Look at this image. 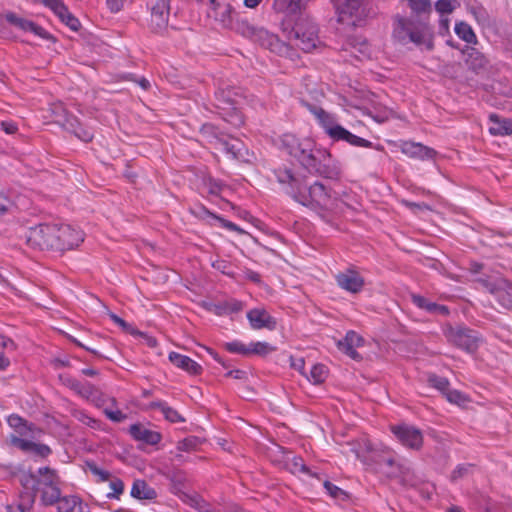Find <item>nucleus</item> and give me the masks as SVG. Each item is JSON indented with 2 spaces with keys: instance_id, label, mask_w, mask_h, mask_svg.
Here are the masks:
<instances>
[{
  "instance_id": "f257e3e1",
  "label": "nucleus",
  "mask_w": 512,
  "mask_h": 512,
  "mask_svg": "<svg viewBox=\"0 0 512 512\" xmlns=\"http://www.w3.org/2000/svg\"><path fill=\"white\" fill-rule=\"evenodd\" d=\"M280 148L294 157L302 166L320 176L336 179L341 173V166L321 147H316L311 138H298L293 134H284L280 139Z\"/></svg>"
},
{
  "instance_id": "f03ea898",
  "label": "nucleus",
  "mask_w": 512,
  "mask_h": 512,
  "mask_svg": "<svg viewBox=\"0 0 512 512\" xmlns=\"http://www.w3.org/2000/svg\"><path fill=\"white\" fill-rule=\"evenodd\" d=\"M84 240L81 230L69 224L46 223L30 228L27 243L41 250L64 252L78 247Z\"/></svg>"
},
{
  "instance_id": "7ed1b4c3",
  "label": "nucleus",
  "mask_w": 512,
  "mask_h": 512,
  "mask_svg": "<svg viewBox=\"0 0 512 512\" xmlns=\"http://www.w3.org/2000/svg\"><path fill=\"white\" fill-rule=\"evenodd\" d=\"M392 37L403 45L413 43L427 50L433 48V31L424 21L397 16L393 23Z\"/></svg>"
},
{
  "instance_id": "20e7f679",
  "label": "nucleus",
  "mask_w": 512,
  "mask_h": 512,
  "mask_svg": "<svg viewBox=\"0 0 512 512\" xmlns=\"http://www.w3.org/2000/svg\"><path fill=\"white\" fill-rule=\"evenodd\" d=\"M300 204L317 212H334L340 208L341 199L338 193L326 188L322 183L315 182L304 191L293 196Z\"/></svg>"
},
{
  "instance_id": "39448f33",
  "label": "nucleus",
  "mask_w": 512,
  "mask_h": 512,
  "mask_svg": "<svg viewBox=\"0 0 512 512\" xmlns=\"http://www.w3.org/2000/svg\"><path fill=\"white\" fill-rule=\"evenodd\" d=\"M309 111L314 115L318 124L324 129L325 133L334 141H346L347 143L356 147L372 146V143L364 138L352 134L347 129L342 127L335 115L330 114L322 108L308 105Z\"/></svg>"
},
{
  "instance_id": "423d86ee",
  "label": "nucleus",
  "mask_w": 512,
  "mask_h": 512,
  "mask_svg": "<svg viewBox=\"0 0 512 512\" xmlns=\"http://www.w3.org/2000/svg\"><path fill=\"white\" fill-rule=\"evenodd\" d=\"M288 38L304 52H311L320 45L318 27L307 15L301 16L289 32Z\"/></svg>"
},
{
  "instance_id": "0eeeda50",
  "label": "nucleus",
  "mask_w": 512,
  "mask_h": 512,
  "mask_svg": "<svg viewBox=\"0 0 512 512\" xmlns=\"http://www.w3.org/2000/svg\"><path fill=\"white\" fill-rule=\"evenodd\" d=\"M337 21L346 26H356L367 16L365 0H334Z\"/></svg>"
},
{
  "instance_id": "6e6552de",
  "label": "nucleus",
  "mask_w": 512,
  "mask_h": 512,
  "mask_svg": "<svg viewBox=\"0 0 512 512\" xmlns=\"http://www.w3.org/2000/svg\"><path fill=\"white\" fill-rule=\"evenodd\" d=\"M150 27L155 32L163 31L167 25L170 15L169 0H151L149 3Z\"/></svg>"
},
{
  "instance_id": "1a4fd4ad",
  "label": "nucleus",
  "mask_w": 512,
  "mask_h": 512,
  "mask_svg": "<svg viewBox=\"0 0 512 512\" xmlns=\"http://www.w3.org/2000/svg\"><path fill=\"white\" fill-rule=\"evenodd\" d=\"M252 38L261 46L271 50L280 55H287L289 48L279 40V38L263 28L252 30Z\"/></svg>"
},
{
  "instance_id": "9d476101",
  "label": "nucleus",
  "mask_w": 512,
  "mask_h": 512,
  "mask_svg": "<svg viewBox=\"0 0 512 512\" xmlns=\"http://www.w3.org/2000/svg\"><path fill=\"white\" fill-rule=\"evenodd\" d=\"M447 337L455 345L468 352H474L478 347V337L474 331L469 329L451 328Z\"/></svg>"
},
{
  "instance_id": "9b49d317",
  "label": "nucleus",
  "mask_w": 512,
  "mask_h": 512,
  "mask_svg": "<svg viewBox=\"0 0 512 512\" xmlns=\"http://www.w3.org/2000/svg\"><path fill=\"white\" fill-rule=\"evenodd\" d=\"M392 432L405 447L419 449L422 446V433L413 426L406 424L393 426Z\"/></svg>"
},
{
  "instance_id": "f8f14e48",
  "label": "nucleus",
  "mask_w": 512,
  "mask_h": 512,
  "mask_svg": "<svg viewBox=\"0 0 512 512\" xmlns=\"http://www.w3.org/2000/svg\"><path fill=\"white\" fill-rule=\"evenodd\" d=\"M204 137L210 141L216 140L222 146L223 150L230 154L233 158H240L242 156L243 145L239 142L230 143L220 136L219 131L212 124H205L201 129Z\"/></svg>"
},
{
  "instance_id": "ddd939ff",
  "label": "nucleus",
  "mask_w": 512,
  "mask_h": 512,
  "mask_svg": "<svg viewBox=\"0 0 512 512\" xmlns=\"http://www.w3.org/2000/svg\"><path fill=\"white\" fill-rule=\"evenodd\" d=\"M336 282L343 290L356 294L362 291L365 281L359 272L353 269H346L336 275Z\"/></svg>"
},
{
  "instance_id": "4468645a",
  "label": "nucleus",
  "mask_w": 512,
  "mask_h": 512,
  "mask_svg": "<svg viewBox=\"0 0 512 512\" xmlns=\"http://www.w3.org/2000/svg\"><path fill=\"white\" fill-rule=\"evenodd\" d=\"M489 292L497 298L504 308H512V285L504 279L487 284Z\"/></svg>"
},
{
  "instance_id": "2eb2a0df",
  "label": "nucleus",
  "mask_w": 512,
  "mask_h": 512,
  "mask_svg": "<svg viewBox=\"0 0 512 512\" xmlns=\"http://www.w3.org/2000/svg\"><path fill=\"white\" fill-rule=\"evenodd\" d=\"M398 147L400 151L408 157L420 160L433 159L436 154L432 148L411 141H402L399 143Z\"/></svg>"
},
{
  "instance_id": "dca6fc26",
  "label": "nucleus",
  "mask_w": 512,
  "mask_h": 512,
  "mask_svg": "<svg viewBox=\"0 0 512 512\" xmlns=\"http://www.w3.org/2000/svg\"><path fill=\"white\" fill-rule=\"evenodd\" d=\"M364 339L354 331H348L343 340L337 342V347L352 359H358L359 354L356 349L363 346Z\"/></svg>"
},
{
  "instance_id": "f3484780",
  "label": "nucleus",
  "mask_w": 512,
  "mask_h": 512,
  "mask_svg": "<svg viewBox=\"0 0 512 512\" xmlns=\"http://www.w3.org/2000/svg\"><path fill=\"white\" fill-rule=\"evenodd\" d=\"M5 18L8 23H10L14 27H16L24 32L33 33L34 35H37L43 39H46L49 36L48 33L43 28L36 25L34 22L24 19L22 17H19L14 13H8L5 16Z\"/></svg>"
},
{
  "instance_id": "a211bd4d",
  "label": "nucleus",
  "mask_w": 512,
  "mask_h": 512,
  "mask_svg": "<svg viewBox=\"0 0 512 512\" xmlns=\"http://www.w3.org/2000/svg\"><path fill=\"white\" fill-rule=\"evenodd\" d=\"M168 359L175 367L190 375H199L202 372V366L186 355L172 351Z\"/></svg>"
},
{
  "instance_id": "6ab92c4d",
  "label": "nucleus",
  "mask_w": 512,
  "mask_h": 512,
  "mask_svg": "<svg viewBox=\"0 0 512 512\" xmlns=\"http://www.w3.org/2000/svg\"><path fill=\"white\" fill-rule=\"evenodd\" d=\"M247 318L253 329H274L276 322L273 317L263 308H255L247 313Z\"/></svg>"
},
{
  "instance_id": "aec40b11",
  "label": "nucleus",
  "mask_w": 512,
  "mask_h": 512,
  "mask_svg": "<svg viewBox=\"0 0 512 512\" xmlns=\"http://www.w3.org/2000/svg\"><path fill=\"white\" fill-rule=\"evenodd\" d=\"M10 427L15 429V431L24 437H30L32 439H36L40 436L42 431L32 424H28L18 415H10L7 419Z\"/></svg>"
},
{
  "instance_id": "412c9836",
  "label": "nucleus",
  "mask_w": 512,
  "mask_h": 512,
  "mask_svg": "<svg viewBox=\"0 0 512 512\" xmlns=\"http://www.w3.org/2000/svg\"><path fill=\"white\" fill-rule=\"evenodd\" d=\"M130 434L137 441H142L146 444L155 445L161 440V435L157 431L148 429L143 424L131 425Z\"/></svg>"
},
{
  "instance_id": "4be33fe9",
  "label": "nucleus",
  "mask_w": 512,
  "mask_h": 512,
  "mask_svg": "<svg viewBox=\"0 0 512 512\" xmlns=\"http://www.w3.org/2000/svg\"><path fill=\"white\" fill-rule=\"evenodd\" d=\"M58 512H89L88 505L77 495L65 496L57 502Z\"/></svg>"
},
{
  "instance_id": "5701e85b",
  "label": "nucleus",
  "mask_w": 512,
  "mask_h": 512,
  "mask_svg": "<svg viewBox=\"0 0 512 512\" xmlns=\"http://www.w3.org/2000/svg\"><path fill=\"white\" fill-rule=\"evenodd\" d=\"M12 443L25 452L34 453L42 457L50 454V448L48 446L35 443L27 438L13 436Z\"/></svg>"
},
{
  "instance_id": "b1692460",
  "label": "nucleus",
  "mask_w": 512,
  "mask_h": 512,
  "mask_svg": "<svg viewBox=\"0 0 512 512\" xmlns=\"http://www.w3.org/2000/svg\"><path fill=\"white\" fill-rule=\"evenodd\" d=\"M489 132L496 136L510 135L512 133V121L491 114L489 116Z\"/></svg>"
},
{
  "instance_id": "393cba45",
  "label": "nucleus",
  "mask_w": 512,
  "mask_h": 512,
  "mask_svg": "<svg viewBox=\"0 0 512 512\" xmlns=\"http://www.w3.org/2000/svg\"><path fill=\"white\" fill-rule=\"evenodd\" d=\"M308 0H274L273 8L275 11L287 15H293L305 8Z\"/></svg>"
},
{
  "instance_id": "a878e982",
  "label": "nucleus",
  "mask_w": 512,
  "mask_h": 512,
  "mask_svg": "<svg viewBox=\"0 0 512 512\" xmlns=\"http://www.w3.org/2000/svg\"><path fill=\"white\" fill-rule=\"evenodd\" d=\"M344 49L346 51H350L354 57L360 60L371 56V48L369 44L360 38L348 41Z\"/></svg>"
},
{
  "instance_id": "bb28decb",
  "label": "nucleus",
  "mask_w": 512,
  "mask_h": 512,
  "mask_svg": "<svg viewBox=\"0 0 512 512\" xmlns=\"http://www.w3.org/2000/svg\"><path fill=\"white\" fill-rule=\"evenodd\" d=\"M131 496L139 500H152L156 497V492L142 480H136L131 489Z\"/></svg>"
},
{
  "instance_id": "cd10ccee",
  "label": "nucleus",
  "mask_w": 512,
  "mask_h": 512,
  "mask_svg": "<svg viewBox=\"0 0 512 512\" xmlns=\"http://www.w3.org/2000/svg\"><path fill=\"white\" fill-rule=\"evenodd\" d=\"M412 301L417 307L426 310L427 312L443 315L448 313V309L445 306L431 302L420 295H412Z\"/></svg>"
},
{
  "instance_id": "c85d7f7f",
  "label": "nucleus",
  "mask_w": 512,
  "mask_h": 512,
  "mask_svg": "<svg viewBox=\"0 0 512 512\" xmlns=\"http://www.w3.org/2000/svg\"><path fill=\"white\" fill-rule=\"evenodd\" d=\"M62 124L84 142H88L93 138V133L80 126L76 119L65 118V122Z\"/></svg>"
},
{
  "instance_id": "c756f323",
  "label": "nucleus",
  "mask_w": 512,
  "mask_h": 512,
  "mask_svg": "<svg viewBox=\"0 0 512 512\" xmlns=\"http://www.w3.org/2000/svg\"><path fill=\"white\" fill-rule=\"evenodd\" d=\"M37 490L41 492V500L46 505L53 504L61 499L58 485L37 486Z\"/></svg>"
},
{
  "instance_id": "7c9ffc66",
  "label": "nucleus",
  "mask_w": 512,
  "mask_h": 512,
  "mask_svg": "<svg viewBox=\"0 0 512 512\" xmlns=\"http://www.w3.org/2000/svg\"><path fill=\"white\" fill-rule=\"evenodd\" d=\"M454 31L456 35L467 42L468 44H475L477 41V37L469 24L466 22L460 21L455 24Z\"/></svg>"
},
{
  "instance_id": "2f4dec72",
  "label": "nucleus",
  "mask_w": 512,
  "mask_h": 512,
  "mask_svg": "<svg viewBox=\"0 0 512 512\" xmlns=\"http://www.w3.org/2000/svg\"><path fill=\"white\" fill-rule=\"evenodd\" d=\"M328 375V370L325 365L323 364H315L310 369L309 374H306L305 377L307 380L314 384L318 385L325 381Z\"/></svg>"
},
{
  "instance_id": "473e14b6",
  "label": "nucleus",
  "mask_w": 512,
  "mask_h": 512,
  "mask_svg": "<svg viewBox=\"0 0 512 512\" xmlns=\"http://www.w3.org/2000/svg\"><path fill=\"white\" fill-rule=\"evenodd\" d=\"M351 451L362 462H367L369 460L367 454L372 451V445L368 439H362L361 441L351 444Z\"/></svg>"
},
{
  "instance_id": "72a5a7b5",
  "label": "nucleus",
  "mask_w": 512,
  "mask_h": 512,
  "mask_svg": "<svg viewBox=\"0 0 512 512\" xmlns=\"http://www.w3.org/2000/svg\"><path fill=\"white\" fill-rule=\"evenodd\" d=\"M460 4V0H438L435 3V10L440 16L450 15Z\"/></svg>"
},
{
  "instance_id": "f704fd0d",
  "label": "nucleus",
  "mask_w": 512,
  "mask_h": 512,
  "mask_svg": "<svg viewBox=\"0 0 512 512\" xmlns=\"http://www.w3.org/2000/svg\"><path fill=\"white\" fill-rule=\"evenodd\" d=\"M38 472L40 479L37 481V486L58 485V477L54 471L49 468H40Z\"/></svg>"
},
{
  "instance_id": "c9c22d12",
  "label": "nucleus",
  "mask_w": 512,
  "mask_h": 512,
  "mask_svg": "<svg viewBox=\"0 0 512 512\" xmlns=\"http://www.w3.org/2000/svg\"><path fill=\"white\" fill-rule=\"evenodd\" d=\"M407 2L412 12L417 15L430 13L432 11L430 0H407Z\"/></svg>"
},
{
  "instance_id": "e433bc0d",
  "label": "nucleus",
  "mask_w": 512,
  "mask_h": 512,
  "mask_svg": "<svg viewBox=\"0 0 512 512\" xmlns=\"http://www.w3.org/2000/svg\"><path fill=\"white\" fill-rule=\"evenodd\" d=\"M226 186L213 178H208L204 181V190L210 195L218 196L220 195Z\"/></svg>"
},
{
  "instance_id": "4c0bfd02",
  "label": "nucleus",
  "mask_w": 512,
  "mask_h": 512,
  "mask_svg": "<svg viewBox=\"0 0 512 512\" xmlns=\"http://www.w3.org/2000/svg\"><path fill=\"white\" fill-rule=\"evenodd\" d=\"M273 350L274 348L267 342L249 343V355H267Z\"/></svg>"
},
{
  "instance_id": "58836bf2",
  "label": "nucleus",
  "mask_w": 512,
  "mask_h": 512,
  "mask_svg": "<svg viewBox=\"0 0 512 512\" xmlns=\"http://www.w3.org/2000/svg\"><path fill=\"white\" fill-rule=\"evenodd\" d=\"M158 407L161 414L165 417L166 420L172 423L184 421V419L175 409L167 406L166 404H159Z\"/></svg>"
},
{
  "instance_id": "ea45409f",
  "label": "nucleus",
  "mask_w": 512,
  "mask_h": 512,
  "mask_svg": "<svg viewBox=\"0 0 512 512\" xmlns=\"http://www.w3.org/2000/svg\"><path fill=\"white\" fill-rule=\"evenodd\" d=\"M57 16L59 17V19L65 23L69 28H71L72 30L76 31L78 30L79 26H80V23L78 21L77 18H75L67 9V7L65 6V11L64 12H59L57 14Z\"/></svg>"
},
{
  "instance_id": "a19ab883",
  "label": "nucleus",
  "mask_w": 512,
  "mask_h": 512,
  "mask_svg": "<svg viewBox=\"0 0 512 512\" xmlns=\"http://www.w3.org/2000/svg\"><path fill=\"white\" fill-rule=\"evenodd\" d=\"M34 502V496L30 493H26L21 497L20 503L16 506L17 511H13L14 507L9 506L10 512H28Z\"/></svg>"
},
{
  "instance_id": "79ce46f5",
  "label": "nucleus",
  "mask_w": 512,
  "mask_h": 512,
  "mask_svg": "<svg viewBox=\"0 0 512 512\" xmlns=\"http://www.w3.org/2000/svg\"><path fill=\"white\" fill-rule=\"evenodd\" d=\"M109 487L111 492L107 494L108 498L118 499L124 491V484L119 478L110 479Z\"/></svg>"
},
{
  "instance_id": "37998d69",
  "label": "nucleus",
  "mask_w": 512,
  "mask_h": 512,
  "mask_svg": "<svg viewBox=\"0 0 512 512\" xmlns=\"http://www.w3.org/2000/svg\"><path fill=\"white\" fill-rule=\"evenodd\" d=\"M392 114V110L386 107H375L373 111H369V115L377 122L386 121Z\"/></svg>"
},
{
  "instance_id": "c03bdc74",
  "label": "nucleus",
  "mask_w": 512,
  "mask_h": 512,
  "mask_svg": "<svg viewBox=\"0 0 512 512\" xmlns=\"http://www.w3.org/2000/svg\"><path fill=\"white\" fill-rule=\"evenodd\" d=\"M87 468L92 475L97 477L98 481L106 482L110 480V473L94 463H87Z\"/></svg>"
},
{
  "instance_id": "a18cd8bd",
  "label": "nucleus",
  "mask_w": 512,
  "mask_h": 512,
  "mask_svg": "<svg viewBox=\"0 0 512 512\" xmlns=\"http://www.w3.org/2000/svg\"><path fill=\"white\" fill-rule=\"evenodd\" d=\"M226 349L231 353L249 356V344H244L240 341L227 343Z\"/></svg>"
},
{
  "instance_id": "49530a36",
  "label": "nucleus",
  "mask_w": 512,
  "mask_h": 512,
  "mask_svg": "<svg viewBox=\"0 0 512 512\" xmlns=\"http://www.w3.org/2000/svg\"><path fill=\"white\" fill-rule=\"evenodd\" d=\"M446 397L449 402L460 406L465 405L468 402L467 396L458 390H449L446 393Z\"/></svg>"
},
{
  "instance_id": "de8ad7c7",
  "label": "nucleus",
  "mask_w": 512,
  "mask_h": 512,
  "mask_svg": "<svg viewBox=\"0 0 512 512\" xmlns=\"http://www.w3.org/2000/svg\"><path fill=\"white\" fill-rule=\"evenodd\" d=\"M324 488L331 497L336 499H341L346 495L342 489L338 488L329 481L324 482Z\"/></svg>"
},
{
  "instance_id": "09e8293b",
  "label": "nucleus",
  "mask_w": 512,
  "mask_h": 512,
  "mask_svg": "<svg viewBox=\"0 0 512 512\" xmlns=\"http://www.w3.org/2000/svg\"><path fill=\"white\" fill-rule=\"evenodd\" d=\"M40 2L50 8L56 15L65 11V5L61 0H40Z\"/></svg>"
},
{
  "instance_id": "8fccbe9b",
  "label": "nucleus",
  "mask_w": 512,
  "mask_h": 512,
  "mask_svg": "<svg viewBox=\"0 0 512 512\" xmlns=\"http://www.w3.org/2000/svg\"><path fill=\"white\" fill-rule=\"evenodd\" d=\"M470 12L478 23H485L488 19L487 11L482 7H471Z\"/></svg>"
},
{
  "instance_id": "3c124183",
  "label": "nucleus",
  "mask_w": 512,
  "mask_h": 512,
  "mask_svg": "<svg viewBox=\"0 0 512 512\" xmlns=\"http://www.w3.org/2000/svg\"><path fill=\"white\" fill-rule=\"evenodd\" d=\"M290 365L291 367L298 371L300 374H302L303 376L306 375L305 373V361L302 357H293L291 356L290 357Z\"/></svg>"
},
{
  "instance_id": "603ef678",
  "label": "nucleus",
  "mask_w": 512,
  "mask_h": 512,
  "mask_svg": "<svg viewBox=\"0 0 512 512\" xmlns=\"http://www.w3.org/2000/svg\"><path fill=\"white\" fill-rule=\"evenodd\" d=\"M429 383L433 387H435V388H437V389H439L441 391L446 390L447 386H448V381L445 378L438 377V376H435V375L429 377Z\"/></svg>"
},
{
  "instance_id": "864d4df0",
  "label": "nucleus",
  "mask_w": 512,
  "mask_h": 512,
  "mask_svg": "<svg viewBox=\"0 0 512 512\" xmlns=\"http://www.w3.org/2000/svg\"><path fill=\"white\" fill-rule=\"evenodd\" d=\"M277 178H278V181L280 183H283V184H293L295 182V178L292 174V172L290 170H283V171H279L277 173Z\"/></svg>"
},
{
  "instance_id": "5fc2aeb1",
  "label": "nucleus",
  "mask_w": 512,
  "mask_h": 512,
  "mask_svg": "<svg viewBox=\"0 0 512 512\" xmlns=\"http://www.w3.org/2000/svg\"><path fill=\"white\" fill-rule=\"evenodd\" d=\"M398 472H390L389 474L395 477H402L403 482L406 484H410L408 481V477L410 475V468L403 465H398Z\"/></svg>"
},
{
  "instance_id": "6e6d98bb",
  "label": "nucleus",
  "mask_w": 512,
  "mask_h": 512,
  "mask_svg": "<svg viewBox=\"0 0 512 512\" xmlns=\"http://www.w3.org/2000/svg\"><path fill=\"white\" fill-rule=\"evenodd\" d=\"M225 120L233 126H240L243 124V117L235 108H233L232 113L228 117H225Z\"/></svg>"
},
{
  "instance_id": "4d7b16f0",
  "label": "nucleus",
  "mask_w": 512,
  "mask_h": 512,
  "mask_svg": "<svg viewBox=\"0 0 512 512\" xmlns=\"http://www.w3.org/2000/svg\"><path fill=\"white\" fill-rule=\"evenodd\" d=\"M469 59L474 60L476 62L475 64L471 63V65L474 69L481 68L485 64L484 57L477 51L471 52L469 55Z\"/></svg>"
},
{
  "instance_id": "13d9d810",
  "label": "nucleus",
  "mask_w": 512,
  "mask_h": 512,
  "mask_svg": "<svg viewBox=\"0 0 512 512\" xmlns=\"http://www.w3.org/2000/svg\"><path fill=\"white\" fill-rule=\"evenodd\" d=\"M215 219L220 223V225L228 230H231V231H235V232H238V233H243V230L241 228H239L236 224L228 221V220H225L221 217H215Z\"/></svg>"
},
{
  "instance_id": "bf43d9fd",
  "label": "nucleus",
  "mask_w": 512,
  "mask_h": 512,
  "mask_svg": "<svg viewBox=\"0 0 512 512\" xmlns=\"http://www.w3.org/2000/svg\"><path fill=\"white\" fill-rule=\"evenodd\" d=\"M109 10L113 13L119 12L125 3V0H106Z\"/></svg>"
},
{
  "instance_id": "052dcab7",
  "label": "nucleus",
  "mask_w": 512,
  "mask_h": 512,
  "mask_svg": "<svg viewBox=\"0 0 512 512\" xmlns=\"http://www.w3.org/2000/svg\"><path fill=\"white\" fill-rule=\"evenodd\" d=\"M105 413L109 419L115 422H121L125 418L124 414L119 410H105Z\"/></svg>"
},
{
  "instance_id": "680f3d73",
  "label": "nucleus",
  "mask_w": 512,
  "mask_h": 512,
  "mask_svg": "<svg viewBox=\"0 0 512 512\" xmlns=\"http://www.w3.org/2000/svg\"><path fill=\"white\" fill-rule=\"evenodd\" d=\"M291 470L293 473L306 472L307 468L301 458H294Z\"/></svg>"
},
{
  "instance_id": "e2e57ef3",
  "label": "nucleus",
  "mask_w": 512,
  "mask_h": 512,
  "mask_svg": "<svg viewBox=\"0 0 512 512\" xmlns=\"http://www.w3.org/2000/svg\"><path fill=\"white\" fill-rule=\"evenodd\" d=\"M449 22H450V20L448 18V15L440 16V20H439L440 33L448 32Z\"/></svg>"
},
{
  "instance_id": "0e129e2a",
  "label": "nucleus",
  "mask_w": 512,
  "mask_h": 512,
  "mask_svg": "<svg viewBox=\"0 0 512 512\" xmlns=\"http://www.w3.org/2000/svg\"><path fill=\"white\" fill-rule=\"evenodd\" d=\"M0 345L6 349H14L15 348V344L14 342L9 339V338H6L4 337L3 335L0 334Z\"/></svg>"
},
{
  "instance_id": "69168bd1",
  "label": "nucleus",
  "mask_w": 512,
  "mask_h": 512,
  "mask_svg": "<svg viewBox=\"0 0 512 512\" xmlns=\"http://www.w3.org/2000/svg\"><path fill=\"white\" fill-rule=\"evenodd\" d=\"M1 126H2L3 130L8 134H13L17 130L16 125L12 122H2Z\"/></svg>"
},
{
  "instance_id": "338daca9",
  "label": "nucleus",
  "mask_w": 512,
  "mask_h": 512,
  "mask_svg": "<svg viewBox=\"0 0 512 512\" xmlns=\"http://www.w3.org/2000/svg\"><path fill=\"white\" fill-rule=\"evenodd\" d=\"M110 318L113 320L114 323L122 327L124 330L128 328V324L116 314H110Z\"/></svg>"
},
{
  "instance_id": "774afa93",
  "label": "nucleus",
  "mask_w": 512,
  "mask_h": 512,
  "mask_svg": "<svg viewBox=\"0 0 512 512\" xmlns=\"http://www.w3.org/2000/svg\"><path fill=\"white\" fill-rule=\"evenodd\" d=\"M9 201L4 196L0 195V215L4 214L7 210Z\"/></svg>"
}]
</instances>
